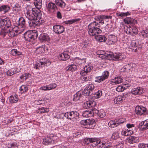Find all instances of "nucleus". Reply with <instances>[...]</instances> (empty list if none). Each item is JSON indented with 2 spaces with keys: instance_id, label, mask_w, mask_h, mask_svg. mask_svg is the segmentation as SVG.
<instances>
[{
  "instance_id": "54",
  "label": "nucleus",
  "mask_w": 148,
  "mask_h": 148,
  "mask_svg": "<svg viewBox=\"0 0 148 148\" xmlns=\"http://www.w3.org/2000/svg\"><path fill=\"white\" fill-rule=\"evenodd\" d=\"M80 20V19L79 18H75L71 20H68L66 22V23L67 24H72L74 22L79 21Z\"/></svg>"
},
{
  "instance_id": "49",
  "label": "nucleus",
  "mask_w": 148,
  "mask_h": 148,
  "mask_svg": "<svg viewBox=\"0 0 148 148\" xmlns=\"http://www.w3.org/2000/svg\"><path fill=\"white\" fill-rule=\"evenodd\" d=\"M29 75V74L25 73L21 76L20 78L22 81L26 80V79L28 78Z\"/></svg>"
},
{
  "instance_id": "47",
  "label": "nucleus",
  "mask_w": 148,
  "mask_h": 148,
  "mask_svg": "<svg viewBox=\"0 0 148 148\" xmlns=\"http://www.w3.org/2000/svg\"><path fill=\"white\" fill-rule=\"evenodd\" d=\"M109 72L107 71H105L102 73L101 76L104 80L107 79L109 76Z\"/></svg>"
},
{
  "instance_id": "43",
  "label": "nucleus",
  "mask_w": 148,
  "mask_h": 148,
  "mask_svg": "<svg viewBox=\"0 0 148 148\" xmlns=\"http://www.w3.org/2000/svg\"><path fill=\"white\" fill-rule=\"evenodd\" d=\"M79 114L77 112L73 111V114L71 116V119L73 121H75L76 119L79 118Z\"/></svg>"
},
{
  "instance_id": "62",
  "label": "nucleus",
  "mask_w": 148,
  "mask_h": 148,
  "mask_svg": "<svg viewBox=\"0 0 148 148\" xmlns=\"http://www.w3.org/2000/svg\"><path fill=\"white\" fill-rule=\"evenodd\" d=\"M40 90L44 91L49 90L48 85L41 86L40 88Z\"/></svg>"
},
{
  "instance_id": "55",
  "label": "nucleus",
  "mask_w": 148,
  "mask_h": 148,
  "mask_svg": "<svg viewBox=\"0 0 148 148\" xmlns=\"http://www.w3.org/2000/svg\"><path fill=\"white\" fill-rule=\"evenodd\" d=\"M90 92L88 90L86 87L83 91L82 94L83 95L87 96H88Z\"/></svg>"
},
{
  "instance_id": "33",
  "label": "nucleus",
  "mask_w": 148,
  "mask_h": 148,
  "mask_svg": "<svg viewBox=\"0 0 148 148\" xmlns=\"http://www.w3.org/2000/svg\"><path fill=\"white\" fill-rule=\"evenodd\" d=\"M60 136V135L59 134H57L56 135H54L53 134H51L50 135L49 137L50 138H51L52 141L53 140L55 142L57 141Z\"/></svg>"
},
{
  "instance_id": "59",
  "label": "nucleus",
  "mask_w": 148,
  "mask_h": 148,
  "mask_svg": "<svg viewBox=\"0 0 148 148\" xmlns=\"http://www.w3.org/2000/svg\"><path fill=\"white\" fill-rule=\"evenodd\" d=\"M8 147L10 148H18L17 143H15L8 144Z\"/></svg>"
},
{
  "instance_id": "34",
  "label": "nucleus",
  "mask_w": 148,
  "mask_h": 148,
  "mask_svg": "<svg viewBox=\"0 0 148 148\" xmlns=\"http://www.w3.org/2000/svg\"><path fill=\"white\" fill-rule=\"evenodd\" d=\"M82 96V95L81 93L79 92H78L74 95L73 100L77 101L79 100Z\"/></svg>"
},
{
  "instance_id": "5",
  "label": "nucleus",
  "mask_w": 148,
  "mask_h": 148,
  "mask_svg": "<svg viewBox=\"0 0 148 148\" xmlns=\"http://www.w3.org/2000/svg\"><path fill=\"white\" fill-rule=\"evenodd\" d=\"M80 123L82 126L87 128H93L96 125L93 120L90 119L82 120L80 122Z\"/></svg>"
},
{
  "instance_id": "18",
  "label": "nucleus",
  "mask_w": 148,
  "mask_h": 148,
  "mask_svg": "<svg viewBox=\"0 0 148 148\" xmlns=\"http://www.w3.org/2000/svg\"><path fill=\"white\" fill-rule=\"evenodd\" d=\"M117 40V38L114 35H111L109 36L108 41L109 45L115 43Z\"/></svg>"
},
{
  "instance_id": "38",
  "label": "nucleus",
  "mask_w": 148,
  "mask_h": 148,
  "mask_svg": "<svg viewBox=\"0 0 148 148\" xmlns=\"http://www.w3.org/2000/svg\"><path fill=\"white\" fill-rule=\"evenodd\" d=\"M55 3L58 6L62 8H64L66 5L65 3L62 0H56Z\"/></svg>"
},
{
  "instance_id": "25",
  "label": "nucleus",
  "mask_w": 148,
  "mask_h": 148,
  "mask_svg": "<svg viewBox=\"0 0 148 148\" xmlns=\"http://www.w3.org/2000/svg\"><path fill=\"white\" fill-rule=\"evenodd\" d=\"M10 102L11 103H16L18 101V95H15L10 96L9 97Z\"/></svg>"
},
{
  "instance_id": "40",
  "label": "nucleus",
  "mask_w": 148,
  "mask_h": 148,
  "mask_svg": "<svg viewBox=\"0 0 148 148\" xmlns=\"http://www.w3.org/2000/svg\"><path fill=\"white\" fill-rule=\"evenodd\" d=\"M51 138L49 136H47V138H44L43 139V143L45 145H48L52 143Z\"/></svg>"
},
{
  "instance_id": "2",
  "label": "nucleus",
  "mask_w": 148,
  "mask_h": 148,
  "mask_svg": "<svg viewBox=\"0 0 148 148\" xmlns=\"http://www.w3.org/2000/svg\"><path fill=\"white\" fill-rule=\"evenodd\" d=\"M100 26V23H99L95 21L91 23L88 26V34L90 36H96L97 34L101 33L102 31L99 28Z\"/></svg>"
},
{
  "instance_id": "39",
  "label": "nucleus",
  "mask_w": 148,
  "mask_h": 148,
  "mask_svg": "<svg viewBox=\"0 0 148 148\" xmlns=\"http://www.w3.org/2000/svg\"><path fill=\"white\" fill-rule=\"evenodd\" d=\"M10 9V7L7 5L0 6V12L3 11L4 12L6 13L8 12Z\"/></svg>"
},
{
  "instance_id": "15",
  "label": "nucleus",
  "mask_w": 148,
  "mask_h": 148,
  "mask_svg": "<svg viewBox=\"0 0 148 148\" xmlns=\"http://www.w3.org/2000/svg\"><path fill=\"white\" fill-rule=\"evenodd\" d=\"M123 81V79L122 77H117L112 79V81H110L109 83L108 84V85L110 84H117L121 83Z\"/></svg>"
},
{
  "instance_id": "50",
  "label": "nucleus",
  "mask_w": 148,
  "mask_h": 148,
  "mask_svg": "<svg viewBox=\"0 0 148 148\" xmlns=\"http://www.w3.org/2000/svg\"><path fill=\"white\" fill-rule=\"evenodd\" d=\"M95 82H101L104 80L103 78L101 76L96 77L95 78Z\"/></svg>"
},
{
  "instance_id": "9",
  "label": "nucleus",
  "mask_w": 148,
  "mask_h": 148,
  "mask_svg": "<svg viewBox=\"0 0 148 148\" xmlns=\"http://www.w3.org/2000/svg\"><path fill=\"white\" fill-rule=\"evenodd\" d=\"M51 62H50L49 60L47 59L44 58H42L40 59L39 62L38 63L36 69H38V66H41L42 67L45 66H47V64H49V65L50 64Z\"/></svg>"
},
{
  "instance_id": "14",
  "label": "nucleus",
  "mask_w": 148,
  "mask_h": 148,
  "mask_svg": "<svg viewBox=\"0 0 148 148\" xmlns=\"http://www.w3.org/2000/svg\"><path fill=\"white\" fill-rule=\"evenodd\" d=\"M70 54V53L68 51L64 52L63 53L59 55L58 58L60 60H66L69 58Z\"/></svg>"
},
{
  "instance_id": "46",
  "label": "nucleus",
  "mask_w": 148,
  "mask_h": 148,
  "mask_svg": "<svg viewBox=\"0 0 148 148\" xmlns=\"http://www.w3.org/2000/svg\"><path fill=\"white\" fill-rule=\"evenodd\" d=\"M19 90L21 93L26 92L28 90V88L25 85H22L20 88Z\"/></svg>"
},
{
  "instance_id": "7",
  "label": "nucleus",
  "mask_w": 148,
  "mask_h": 148,
  "mask_svg": "<svg viewBox=\"0 0 148 148\" xmlns=\"http://www.w3.org/2000/svg\"><path fill=\"white\" fill-rule=\"evenodd\" d=\"M56 7V6L54 3L49 2L46 4L45 10L48 13H51L55 11Z\"/></svg>"
},
{
  "instance_id": "19",
  "label": "nucleus",
  "mask_w": 148,
  "mask_h": 148,
  "mask_svg": "<svg viewBox=\"0 0 148 148\" xmlns=\"http://www.w3.org/2000/svg\"><path fill=\"white\" fill-rule=\"evenodd\" d=\"M21 69H12L6 72V75L8 76H11L15 73L20 72L21 71Z\"/></svg>"
},
{
  "instance_id": "8",
  "label": "nucleus",
  "mask_w": 148,
  "mask_h": 148,
  "mask_svg": "<svg viewBox=\"0 0 148 148\" xmlns=\"http://www.w3.org/2000/svg\"><path fill=\"white\" fill-rule=\"evenodd\" d=\"M93 66L90 63L85 65L83 70L80 72V74L82 75H85L87 73L90 72L93 69Z\"/></svg>"
},
{
  "instance_id": "23",
  "label": "nucleus",
  "mask_w": 148,
  "mask_h": 148,
  "mask_svg": "<svg viewBox=\"0 0 148 148\" xmlns=\"http://www.w3.org/2000/svg\"><path fill=\"white\" fill-rule=\"evenodd\" d=\"M133 133L132 130L124 129L121 131V134L123 136H127L132 134Z\"/></svg>"
},
{
  "instance_id": "64",
  "label": "nucleus",
  "mask_w": 148,
  "mask_h": 148,
  "mask_svg": "<svg viewBox=\"0 0 148 148\" xmlns=\"http://www.w3.org/2000/svg\"><path fill=\"white\" fill-rule=\"evenodd\" d=\"M112 146V143L106 141H105V148H107L110 147Z\"/></svg>"
},
{
  "instance_id": "35",
  "label": "nucleus",
  "mask_w": 148,
  "mask_h": 148,
  "mask_svg": "<svg viewBox=\"0 0 148 148\" xmlns=\"http://www.w3.org/2000/svg\"><path fill=\"white\" fill-rule=\"evenodd\" d=\"M86 62L85 59H82L76 58L75 60L76 64H77V66L78 65H83Z\"/></svg>"
},
{
  "instance_id": "53",
  "label": "nucleus",
  "mask_w": 148,
  "mask_h": 148,
  "mask_svg": "<svg viewBox=\"0 0 148 148\" xmlns=\"http://www.w3.org/2000/svg\"><path fill=\"white\" fill-rule=\"evenodd\" d=\"M141 35L144 37L148 38V29L143 30L141 32Z\"/></svg>"
},
{
  "instance_id": "4",
  "label": "nucleus",
  "mask_w": 148,
  "mask_h": 148,
  "mask_svg": "<svg viewBox=\"0 0 148 148\" xmlns=\"http://www.w3.org/2000/svg\"><path fill=\"white\" fill-rule=\"evenodd\" d=\"M38 36V33L35 30L27 31L24 34L25 40L31 42L32 43H34L33 41Z\"/></svg>"
},
{
  "instance_id": "3",
  "label": "nucleus",
  "mask_w": 148,
  "mask_h": 148,
  "mask_svg": "<svg viewBox=\"0 0 148 148\" xmlns=\"http://www.w3.org/2000/svg\"><path fill=\"white\" fill-rule=\"evenodd\" d=\"M40 10L37 8H33L32 10H26L25 13L26 17L29 20L40 19Z\"/></svg>"
},
{
  "instance_id": "57",
  "label": "nucleus",
  "mask_w": 148,
  "mask_h": 148,
  "mask_svg": "<svg viewBox=\"0 0 148 148\" xmlns=\"http://www.w3.org/2000/svg\"><path fill=\"white\" fill-rule=\"evenodd\" d=\"M102 94L101 90H98L97 92L95 94V97L96 98H99Z\"/></svg>"
},
{
  "instance_id": "30",
  "label": "nucleus",
  "mask_w": 148,
  "mask_h": 148,
  "mask_svg": "<svg viewBox=\"0 0 148 148\" xmlns=\"http://www.w3.org/2000/svg\"><path fill=\"white\" fill-rule=\"evenodd\" d=\"M109 126L111 128H114L118 126V123L117 120H111L108 123Z\"/></svg>"
},
{
  "instance_id": "24",
  "label": "nucleus",
  "mask_w": 148,
  "mask_h": 148,
  "mask_svg": "<svg viewBox=\"0 0 148 148\" xmlns=\"http://www.w3.org/2000/svg\"><path fill=\"white\" fill-rule=\"evenodd\" d=\"M96 40L100 42H104L107 39V38L104 35H98L95 36Z\"/></svg>"
},
{
  "instance_id": "22",
  "label": "nucleus",
  "mask_w": 148,
  "mask_h": 148,
  "mask_svg": "<svg viewBox=\"0 0 148 148\" xmlns=\"http://www.w3.org/2000/svg\"><path fill=\"white\" fill-rule=\"evenodd\" d=\"M139 127L142 130L148 129V119L141 122L140 124Z\"/></svg>"
},
{
  "instance_id": "29",
  "label": "nucleus",
  "mask_w": 148,
  "mask_h": 148,
  "mask_svg": "<svg viewBox=\"0 0 148 148\" xmlns=\"http://www.w3.org/2000/svg\"><path fill=\"white\" fill-rule=\"evenodd\" d=\"M40 19H37V21L36 20H29L28 22L29 26L32 27H35L37 24V22H40Z\"/></svg>"
},
{
  "instance_id": "32",
  "label": "nucleus",
  "mask_w": 148,
  "mask_h": 148,
  "mask_svg": "<svg viewBox=\"0 0 148 148\" xmlns=\"http://www.w3.org/2000/svg\"><path fill=\"white\" fill-rule=\"evenodd\" d=\"M77 68V66L75 64H72L67 66L66 68V70H69L71 71H74Z\"/></svg>"
},
{
  "instance_id": "63",
  "label": "nucleus",
  "mask_w": 148,
  "mask_h": 148,
  "mask_svg": "<svg viewBox=\"0 0 148 148\" xmlns=\"http://www.w3.org/2000/svg\"><path fill=\"white\" fill-rule=\"evenodd\" d=\"M130 66L129 65H127L123 67L121 69V71L123 72L127 71L128 70H129V68Z\"/></svg>"
},
{
  "instance_id": "48",
  "label": "nucleus",
  "mask_w": 148,
  "mask_h": 148,
  "mask_svg": "<svg viewBox=\"0 0 148 148\" xmlns=\"http://www.w3.org/2000/svg\"><path fill=\"white\" fill-rule=\"evenodd\" d=\"M73 111L66 112L64 114V116L68 119H71V116Z\"/></svg>"
},
{
  "instance_id": "41",
  "label": "nucleus",
  "mask_w": 148,
  "mask_h": 148,
  "mask_svg": "<svg viewBox=\"0 0 148 148\" xmlns=\"http://www.w3.org/2000/svg\"><path fill=\"white\" fill-rule=\"evenodd\" d=\"M10 53L14 56H18L21 54V53L16 49H12L10 52Z\"/></svg>"
},
{
  "instance_id": "61",
  "label": "nucleus",
  "mask_w": 148,
  "mask_h": 148,
  "mask_svg": "<svg viewBox=\"0 0 148 148\" xmlns=\"http://www.w3.org/2000/svg\"><path fill=\"white\" fill-rule=\"evenodd\" d=\"M119 137V134L118 133H114L111 136V138L113 140H115L117 139Z\"/></svg>"
},
{
  "instance_id": "12",
  "label": "nucleus",
  "mask_w": 148,
  "mask_h": 148,
  "mask_svg": "<svg viewBox=\"0 0 148 148\" xmlns=\"http://www.w3.org/2000/svg\"><path fill=\"white\" fill-rule=\"evenodd\" d=\"M145 90L142 88L138 87L132 89L131 93L134 95H140L144 92Z\"/></svg>"
},
{
  "instance_id": "17",
  "label": "nucleus",
  "mask_w": 148,
  "mask_h": 148,
  "mask_svg": "<svg viewBox=\"0 0 148 148\" xmlns=\"http://www.w3.org/2000/svg\"><path fill=\"white\" fill-rule=\"evenodd\" d=\"M127 95L126 93H125V95H121L118 96L116 97L114 100V103H121L122 101L124 100L126 97V95Z\"/></svg>"
},
{
  "instance_id": "45",
  "label": "nucleus",
  "mask_w": 148,
  "mask_h": 148,
  "mask_svg": "<svg viewBox=\"0 0 148 148\" xmlns=\"http://www.w3.org/2000/svg\"><path fill=\"white\" fill-rule=\"evenodd\" d=\"M19 5L18 4H16L13 7V11L15 14H17L20 10V8L19 7Z\"/></svg>"
},
{
  "instance_id": "36",
  "label": "nucleus",
  "mask_w": 148,
  "mask_h": 148,
  "mask_svg": "<svg viewBox=\"0 0 148 148\" xmlns=\"http://www.w3.org/2000/svg\"><path fill=\"white\" fill-rule=\"evenodd\" d=\"M18 21L19 23V25H21V27L24 28V30H25L26 29L25 22V19L23 17H21L19 18Z\"/></svg>"
},
{
  "instance_id": "56",
  "label": "nucleus",
  "mask_w": 148,
  "mask_h": 148,
  "mask_svg": "<svg viewBox=\"0 0 148 148\" xmlns=\"http://www.w3.org/2000/svg\"><path fill=\"white\" fill-rule=\"evenodd\" d=\"M106 115V112L103 110H101L99 111V116L101 118H103Z\"/></svg>"
},
{
  "instance_id": "1",
  "label": "nucleus",
  "mask_w": 148,
  "mask_h": 148,
  "mask_svg": "<svg viewBox=\"0 0 148 148\" xmlns=\"http://www.w3.org/2000/svg\"><path fill=\"white\" fill-rule=\"evenodd\" d=\"M97 53L98 55L100 56H103L100 57L102 58H106V57L107 59L110 60H119L125 58V55L120 53H115L114 54H108L105 53L103 51L100 50L98 51Z\"/></svg>"
},
{
  "instance_id": "28",
  "label": "nucleus",
  "mask_w": 148,
  "mask_h": 148,
  "mask_svg": "<svg viewBox=\"0 0 148 148\" xmlns=\"http://www.w3.org/2000/svg\"><path fill=\"white\" fill-rule=\"evenodd\" d=\"M82 116L85 117L87 118L93 116L92 112L90 111H84L82 114Z\"/></svg>"
},
{
  "instance_id": "44",
  "label": "nucleus",
  "mask_w": 148,
  "mask_h": 148,
  "mask_svg": "<svg viewBox=\"0 0 148 148\" xmlns=\"http://www.w3.org/2000/svg\"><path fill=\"white\" fill-rule=\"evenodd\" d=\"M132 27L125 26L124 30L127 34H130L132 35Z\"/></svg>"
},
{
  "instance_id": "42",
  "label": "nucleus",
  "mask_w": 148,
  "mask_h": 148,
  "mask_svg": "<svg viewBox=\"0 0 148 148\" xmlns=\"http://www.w3.org/2000/svg\"><path fill=\"white\" fill-rule=\"evenodd\" d=\"M45 51V46L39 47L36 49V52L39 54L44 53Z\"/></svg>"
},
{
  "instance_id": "31",
  "label": "nucleus",
  "mask_w": 148,
  "mask_h": 148,
  "mask_svg": "<svg viewBox=\"0 0 148 148\" xmlns=\"http://www.w3.org/2000/svg\"><path fill=\"white\" fill-rule=\"evenodd\" d=\"M42 0H34V4L36 7L35 8L39 10L41 7Z\"/></svg>"
},
{
  "instance_id": "21",
  "label": "nucleus",
  "mask_w": 148,
  "mask_h": 148,
  "mask_svg": "<svg viewBox=\"0 0 148 148\" xmlns=\"http://www.w3.org/2000/svg\"><path fill=\"white\" fill-rule=\"evenodd\" d=\"M12 29L17 34L22 32L24 30V28L23 27H21V25H18V26L15 27Z\"/></svg>"
},
{
  "instance_id": "6",
  "label": "nucleus",
  "mask_w": 148,
  "mask_h": 148,
  "mask_svg": "<svg viewBox=\"0 0 148 148\" xmlns=\"http://www.w3.org/2000/svg\"><path fill=\"white\" fill-rule=\"evenodd\" d=\"M11 25V22L9 19L7 18H5L2 16L0 17V25L4 28H8Z\"/></svg>"
},
{
  "instance_id": "26",
  "label": "nucleus",
  "mask_w": 148,
  "mask_h": 148,
  "mask_svg": "<svg viewBox=\"0 0 148 148\" xmlns=\"http://www.w3.org/2000/svg\"><path fill=\"white\" fill-rule=\"evenodd\" d=\"M97 18L99 19V20L100 21V19L99 18L101 19V21L99 22V23L101 24V25L103 24L104 23V22L103 19H107L108 18H111V16H105V15H102L101 16H98L97 17Z\"/></svg>"
},
{
  "instance_id": "20",
  "label": "nucleus",
  "mask_w": 148,
  "mask_h": 148,
  "mask_svg": "<svg viewBox=\"0 0 148 148\" xmlns=\"http://www.w3.org/2000/svg\"><path fill=\"white\" fill-rule=\"evenodd\" d=\"M124 21L127 24H135L137 22L136 20L132 18L127 17L125 18Z\"/></svg>"
},
{
  "instance_id": "37",
  "label": "nucleus",
  "mask_w": 148,
  "mask_h": 148,
  "mask_svg": "<svg viewBox=\"0 0 148 148\" xmlns=\"http://www.w3.org/2000/svg\"><path fill=\"white\" fill-rule=\"evenodd\" d=\"M40 38L43 41H48L49 40L48 35L46 33L42 34L40 36Z\"/></svg>"
},
{
  "instance_id": "58",
  "label": "nucleus",
  "mask_w": 148,
  "mask_h": 148,
  "mask_svg": "<svg viewBox=\"0 0 148 148\" xmlns=\"http://www.w3.org/2000/svg\"><path fill=\"white\" fill-rule=\"evenodd\" d=\"M125 87L121 86H119L116 88V90L118 92H123L125 89Z\"/></svg>"
},
{
  "instance_id": "27",
  "label": "nucleus",
  "mask_w": 148,
  "mask_h": 148,
  "mask_svg": "<svg viewBox=\"0 0 148 148\" xmlns=\"http://www.w3.org/2000/svg\"><path fill=\"white\" fill-rule=\"evenodd\" d=\"M95 102L94 101H87L84 103V105H87V106L86 107V108H90L91 107H92L95 106L96 105Z\"/></svg>"
},
{
  "instance_id": "60",
  "label": "nucleus",
  "mask_w": 148,
  "mask_h": 148,
  "mask_svg": "<svg viewBox=\"0 0 148 148\" xmlns=\"http://www.w3.org/2000/svg\"><path fill=\"white\" fill-rule=\"evenodd\" d=\"M118 16H121V17H124L127 16L128 15H130V13L129 12H121L120 14H117Z\"/></svg>"
},
{
  "instance_id": "52",
  "label": "nucleus",
  "mask_w": 148,
  "mask_h": 148,
  "mask_svg": "<svg viewBox=\"0 0 148 148\" xmlns=\"http://www.w3.org/2000/svg\"><path fill=\"white\" fill-rule=\"evenodd\" d=\"M86 87L88 90L91 92L93 90L95 86L93 84H91L88 85Z\"/></svg>"
},
{
  "instance_id": "10",
  "label": "nucleus",
  "mask_w": 148,
  "mask_h": 148,
  "mask_svg": "<svg viewBox=\"0 0 148 148\" xmlns=\"http://www.w3.org/2000/svg\"><path fill=\"white\" fill-rule=\"evenodd\" d=\"M53 30L56 34H60L64 31V28L62 26L56 25L53 27Z\"/></svg>"
},
{
  "instance_id": "13",
  "label": "nucleus",
  "mask_w": 148,
  "mask_h": 148,
  "mask_svg": "<svg viewBox=\"0 0 148 148\" xmlns=\"http://www.w3.org/2000/svg\"><path fill=\"white\" fill-rule=\"evenodd\" d=\"M126 142L130 144L138 142L139 139L138 137L130 136L127 137L125 140Z\"/></svg>"
},
{
  "instance_id": "11",
  "label": "nucleus",
  "mask_w": 148,
  "mask_h": 148,
  "mask_svg": "<svg viewBox=\"0 0 148 148\" xmlns=\"http://www.w3.org/2000/svg\"><path fill=\"white\" fill-rule=\"evenodd\" d=\"M85 141L87 144H89L88 142L93 143L95 146H97L101 143L100 140L97 138H88L85 139Z\"/></svg>"
},
{
  "instance_id": "16",
  "label": "nucleus",
  "mask_w": 148,
  "mask_h": 148,
  "mask_svg": "<svg viewBox=\"0 0 148 148\" xmlns=\"http://www.w3.org/2000/svg\"><path fill=\"white\" fill-rule=\"evenodd\" d=\"M146 111L145 108L139 106H137L135 108L136 113L139 115H141L144 113Z\"/></svg>"
},
{
  "instance_id": "51",
  "label": "nucleus",
  "mask_w": 148,
  "mask_h": 148,
  "mask_svg": "<svg viewBox=\"0 0 148 148\" xmlns=\"http://www.w3.org/2000/svg\"><path fill=\"white\" fill-rule=\"evenodd\" d=\"M49 90H53L57 87V84L55 83H52L48 85Z\"/></svg>"
}]
</instances>
